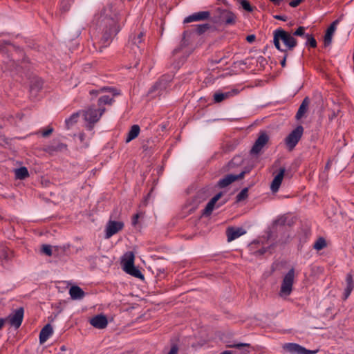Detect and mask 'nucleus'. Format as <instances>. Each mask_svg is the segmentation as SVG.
Masks as SVG:
<instances>
[{"label": "nucleus", "mask_w": 354, "mask_h": 354, "mask_svg": "<svg viewBox=\"0 0 354 354\" xmlns=\"http://www.w3.org/2000/svg\"><path fill=\"white\" fill-rule=\"evenodd\" d=\"M118 20V16L111 4L107 5L100 14L95 16L93 22L102 35L100 41L101 47H107L113 37L120 31Z\"/></svg>", "instance_id": "obj_1"}, {"label": "nucleus", "mask_w": 354, "mask_h": 354, "mask_svg": "<svg viewBox=\"0 0 354 354\" xmlns=\"http://www.w3.org/2000/svg\"><path fill=\"white\" fill-rule=\"evenodd\" d=\"M273 35L274 44L281 52H286L288 50H292L297 45V41L293 35L281 28L276 29Z\"/></svg>", "instance_id": "obj_2"}, {"label": "nucleus", "mask_w": 354, "mask_h": 354, "mask_svg": "<svg viewBox=\"0 0 354 354\" xmlns=\"http://www.w3.org/2000/svg\"><path fill=\"white\" fill-rule=\"evenodd\" d=\"M171 77L169 75H163L160 79L151 88L149 93L152 97L160 96L167 91L171 86Z\"/></svg>", "instance_id": "obj_3"}, {"label": "nucleus", "mask_w": 354, "mask_h": 354, "mask_svg": "<svg viewBox=\"0 0 354 354\" xmlns=\"http://www.w3.org/2000/svg\"><path fill=\"white\" fill-rule=\"evenodd\" d=\"M134 254L132 252H128L124 254L122 260L123 270L129 274L137 278H143L140 271L134 266Z\"/></svg>", "instance_id": "obj_4"}, {"label": "nucleus", "mask_w": 354, "mask_h": 354, "mask_svg": "<svg viewBox=\"0 0 354 354\" xmlns=\"http://www.w3.org/2000/svg\"><path fill=\"white\" fill-rule=\"evenodd\" d=\"M295 279V269L291 268L283 277L280 288L279 295L282 297L289 296L292 290Z\"/></svg>", "instance_id": "obj_5"}, {"label": "nucleus", "mask_w": 354, "mask_h": 354, "mask_svg": "<svg viewBox=\"0 0 354 354\" xmlns=\"http://www.w3.org/2000/svg\"><path fill=\"white\" fill-rule=\"evenodd\" d=\"M102 91H108L109 95H104L99 97L97 100L98 109L104 108V105H111L113 102L115 96L120 95V92L114 87H104L101 89Z\"/></svg>", "instance_id": "obj_6"}, {"label": "nucleus", "mask_w": 354, "mask_h": 354, "mask_svg": "<svg viewBox=\"0 0 354 354\" xmlns=\"http://www.w3.org/2000/svg\"><path fill=\"white\" fill-rule=\"evenodd\" d=\"M105 111V108L95 109L93 106L89 107L84 113L86 121L89 123V128L92 129L93 124L97 122Z\"/></svg>", "instance_id": "obj_7"}, {"label": "nucleus", "mask_w": 354, "mask_h": 354, "mask_svg": "<svg viewBox=\"0 0 354 354\" xmlns=\"http://www.w3.org/2000/svg\"><path fill=\"white\" fill-rule=\"evenodd\" d=\"M303 127L299 125L294 130H292L286 138L285 142L290 150H292L295 148V147L300 140L303 135Z\"/></svg>", "instance_id": "obj_8"}, {"label": "nucleus", "mask_w": 354, "mask_h": 354, "mask_svg": "<svg viewBox=\"0 0 354 354\" xmlns=\"http://www.w3.org/2000/svg\"><path fill=\"white\" fill-rule=\"evenodd\" d=\"M24 310L23 308H19L15 311H13L7 318L6 320L8 321L10 324L12 326H14L15 328H18L21 325L24 319Z\"/></svg>", "instance_id": "obj_9"}, {"label": "nucleus", "mask_w": 354, "mask_h": 354, "mask_svg": "<svg viewBox=\"0 0 354 354\" xmlns=\"http://www.w3.org/2000/svg\"><path fill=\"white\" fill-rule=\"evenodd\" d=\"M124 223L121 221H109L105 229V239H108L122 230Z\"/></svg>", "instance_id": "obj_10"}, {"label": "nucleus", "mask_w": 354, "mask_h": 354, "mask_svg": "<svg viewBox=\"0 0 354 354\" xmlns=\"http://www.w3.org/2000/svg\"><path fill=\"white\" fill-rule=\"evenodd\" d=\"M283 348L292 354H315L317 352V350H308L295 343H287L283 346Z\"/></svg>", "instance_id": "obj_11"}, {"label": "nucleus", "mask_w": 354, "mask_h": 354, "mask_svg": "<svg viewBox=\"0 0 354 354\" xmlns=\"http://www.w3.org/2000/svg\"><path fill=\"white\" fill-rule=\"evenodd\" d=\"M269 140L268 136L263 132L261 133L258 138L256 140L253 147L250 150L251 154H259L264 146L267 144Z\"/></svg>", "instance_id": "obj_12"}, {"label": "nucleus", "mask_w": 354, "mask_h": 354, "mask_svg": "<svg viewBox=\"0 0 354 354\" xmlns=\"http://www.w3.org/2000/svg\"><path fill=\"white\" fill-rule=\"evenodd\" d=\"M285 172L286 169L284 167H281L277 174L274 177L270 184V190L272 193H277L279 191L284 177Z\"/></svg>", "instance_id": "obj_13"}, {"label": "nucleus", "mask_w": 354, "mask_h": 354, "mask_svg": "<svg viewBox=\"0 0 354 354\" xmlns=\"http://www.w3.org/2000/svg\"><path fill=\"white\" fill-rule=\"evenodd\" d=\"M236 15L231 11L222 10L219 15V21L226 26L234 24L236 21Z\"/></svg>", "instance_id": "obj_14"}, {"label": "nucleus", "mask_w": 354, "mask_h": 354, "mask_svg": "<svg viewBox=\"0 0 354 354\" xmlns=\"http://www.w3.org/2000/svg\"><path fill=\"white\" fill-rule=\"evenodd\" d=\"M209 17L210 13L208 11L198 12L185 18L183 22L185 24H188L193 21H203L207 19Z\"/></svg>", "instance_id": "obj_15"}, {"label": "nucleus", "mask_w": 354, "mask_h": 354, "mask_svg": "<svg viewBox=\"0 0 354 354\" xmlns=\"http://www.w3.org/2000/svg\"><path fill=\"white\" fill-rule=\"evenodd\" d=\"M90 324L95 328L103 329L107 326L108 320L105 315H97L90 319Z\"/></svg>", "instance_id": "obj_16"}, {"label": "nucleus", "mask_w": 354, "mask_h": 354, "mask_svg": "<svg viewBox=\"0 0 354 354\" xmlns=\"http://www.w3.org/2000/svg\"><path fill=\"white\" fill-rule=\"evenodd\" d=\"M243 176L244 172H241L239 175L227 174L218 181V185L221 188H224L235 180L242 178Z\"/></svg>", "instance_id": "obj_17"}, {"label": "nucleus", "mask_w": 354, "mask_h": 354, "mask_svg": "<svg viewBox=\"0 0 354 354\" xmlns=\"http://www.w3.org/2000/svg\"><path fill=\"white\" fill-rule=\"evenodd\" d=\"M245 233V231L242 227H228L226 231L227 241L231 242Z\"/></svg>", "instance_id": "obj_18"}, {"label": "nucleus", "mask_w": 354, "mask_h": 354, "mask_svg": "<svg viewBox=\"0 0 354 354\" xmlns=\"http://www.w3.org/2000/svg\"><path fill=\"white\" fill-rule=\"evenodd\" d=\"M144 33L142 32H139L137 35L130 36L129 39V45L133 46V50H135V48H138L140 51H141V44L143 41Z\"/></svg>", "instance_id": "obj_19"}, {"label": "nucleus", "mask_w": 354, "mask_h": 354, "mask_svg": "<svg viewBox=\"0 0 354 354\" xmlns=\"http://www.w3.org/2000/svg\"><path fill=\"white\" fill-rule=\"evenodd\" d=\"M222 193L219 192L216 194L207 204L206 207L203 210V215L209 216L212 214V211L215 208L216 203L221 198Z\"/></svg>", "instance_id": "obj_20"}, {"label": "nucleus", "mask_w": 354, "mask_h": 354, "mask_svg": "<svg viewBox=\"0 0 354 354\" xmlns=\"http://www.w3.org/2000/svg\"><path fill=\"white\" fill-rule=\"evenodd\" d=\"M354 288V282L353 279V276L351 274H347L346 277V287L344 289L343 299L346 300L348 297L351 295L353 290Z\"/></svg>", "instance_id": "obj_21"}, {"label": "nucleus", "mask_w": 354, "mask_h": 354, "mask_svg": "<svg viewBox=\"0 0 354 354\" xmlns=\"http://www.w3.org/2000/svg\"><path fill=\"white\" fill-rule=\"evenodd\" d=\"M338 24V21H334L326 30L324 35V45L328 46L331 44L333 35L336 30V26Z\"/></svg>", "instance_id": "obj_22"}, {"label": "nucleus", "mask_w": 354, "mask_h": 354, "mask_svg": "<svg viewBox=\"0 0 354 354\" xmlns=\"http://www.w3.org/2000/svg\"><path fill=\"white\" fill-rule=\"evenodd\" d=\"M237 94L236 90H232L227 92H218L214 94V100L216 103H220L223 100Z\"/></svg>", "instance_id": "obj_23"}, {"label": "nucleus", "mask_w": 354, "mask_h": 354, "mask_svg": "<svg viewBox=\"0 0 354 354\" xmlns=\"http://www.w3.org/2000/svg\"><path fill=\"white\" fill-rule=\"evenodd\" d=\"M53 330L50 324H46L39 333V342L44 343L53 335Z\"/></svg>", "instance_id": "obj_24"}, {"label": "nucleus", "mask_w": 354, "mask_h": 354, "mask_svg": "<svg viewBox=\"0 0 354 354\" xmlns=\"http://www.w3.org/2000/svg\"><path fill=\"white\" fill-rule=\"evenodd\" d=\"M309 104H310L309 98L308 97H305L303 100L301 104H300L299 109L296 113L295 118L297 120H300L301 118L304 117L305 113L307 112Z\"/></svg>", "instance_id": "obj_25"}, {"label": "nucleus", "mask_w": 354, "mask_h": 354, "mask_svg": "<svg viewBox=\"0 0 354 354\" xmlns=\"http://www.w3.org/2000/svg\"><path fill=\"white\" fill-rule=\"evenodd\" d=\"M69 294L71 299L75 300L82 299L85 295V293L82 289L77 286H72L70 288Z\"/></svg>", "instance_id": "obj_26"}, {"label": "nucleus", "mask_w": 354, "mask_h": 354, "mask_svg": "<svg viewBox=\"0 0 354 354\" xmlns=\"http://www.w3.org/2000/svg\"><path fill=\"white\" fill-rule=\"evenodd\" d=\"M140 131V127L138 125H137V124L133 125L131 127L129 131L128 132L127 137L126 138V142H129L132 140L137 138L139 135Z\"/></svg>", "instance_id": "obj_27"}, {"label": "nucleus", "mask_w": 354, "mask_h": 354, "mask_svg": "<svg viewBox=\"0 0 354 354\" xmlns=\"http://www.w3.org/2000/svg\"><path fill=\"white\" fill-rule=\"evenodd\" d=\"M22 68V66H19L15 61L10 59L5 66L6 70H8L12 73H19Z\"/></svg>", "instance_id": "obj_28"}, {"label": "nucleus", "mask_w": 354, "mask_h": 354, "mask_svg": "<svg viewBox=\"0 0 354 354\" xmlns=\"http://www.w3.org/2000/svg\"><path fill=\"white\" fill-rule=\"evenodd\" d=\"M80 118V113L76 112L73 113L69 118L65 120V124L66 128L68 129L75 123H77L78 118Z\"/></svg>", "instance_id": "obj_29"}, {"label": "nucleus", "mask_w": 354, "mask_h": 354, "mask_svg": "<svg viewBox=\"0 0 354 354\" xmlns=\"http://www.w3.org/2000/svg\"><path fill=\"white\" fill-rule=\"evenodd\" d=\"M15 176H16V178L18 179H21V180L25 179L26 178H27L29 176L28 171L26 167H21L15 170Z\"/></svg>", "instance_id": "obj_30"}, {"label": "nucleus", "mask_w": 354, "mask_h": 354, "mask_svg": "<svg viewBox=\"0 0 354 354\" xmlns=\"http://www.w3.org/2000/svg\"><path fill=\"white\" fill-rule=\"evenodd\" d=\"M66 149V145L63 143L52 144L48 147L47 151L49 152L64 151Z\"/></svg>", "instance_id": "obj_31"}, {"label": "nucleus", "mask_w": 354, "mask_h": 354, "mask_svg": "<svg viewBox=\"0 0 354 354\" xmlns=\"http://www.w3.org/2000/svg\"><path fill=\"white\" fill-rule=\"evenodd\" d=\"M326 246V240L320 237L314 243L313 248L317 250H321Z\"/></svg>", "instance_id": "obj_32"}, {"label": "nucleus", "mask_w": 354, "mask_h": 354, "mask_svg": "<svg viewBox=\"0 0 354 354\" xmlns=\"http://www.w3.org/2000/svg\"><path fill=\"white\" fill-rule=\"evenodd\" d=\"M305 39H306V46L311 48L317 47V41L312 35H306Z\"/></svg>", "instance_id": "obj_33"}, {"label": "nucleus", "mask_w": 354, "mask_h": 354, "mask_svg": "<svg viewBox=\"0 0 354 354\" xmlns=\"http://www.w3.org/2000/svg\"><path fill=\"white\" fill-rule=\"evenodd\" d=\"M306 28L304 26H299L292 34L293 37L297 36V37H302L304 38L306 37V35H307L306 31Z\"/></svg>", "instance_id": "obj_34"}, {"label": "nucleus", "mask_w": 354, "mask_h": 354, "mask_svg": "<svg viewBox=\"0 0 354 354\" xmlns=\"http://www.w3.org/2000/svg\"><path fill=\"white\" fill-rule=\"evenodd\" d=\"M248 188L243 189L236 196V201L241 202L243 200H245L248 197Z\"/></svg>", "instance_id": "obj_35"}, {"label": "nucleus", "mask_w": 354, "mask_h": 354, "mask_svg": "<svg viewBox=\"0 0 354 354\" xmlns=\"http://www.w3.org/2000/svg\"><path fill=\"white\" fill-rule=\"evenodd\" d=\"M209 28V24H201L196 26V32L201 35L205 32Z\"/></svg>", "instance_id": "obj_36"}, {"label": "nucleus", "mask_w": 354, "mask_h": 354, "mask_svg": "<svg viewBox=\"0 0 354 354\" xmlns=\"http://www.w3.org/2000/svg\"><path fill=\"white\" fill-rule=\"evenodd\" d=\"M241 5L242 6V8L248 11V12H252L253 11V8L252 6L250 5V3H249V1H246V0H241Z\"/></svg>", "instance_id": "obj_37"}, {"label": "nucleus", "mask_w": 354, "mask_h": 354, "mask_svg": "<svg viewBox=\"0 0 354 354\" xmlns=\"http://www.w3.org/2000/svg\"><path fill=\"white\" fill-rule=\"evenodd\" d=\"M41 251L47 256L52 255V248L51 246L49 245H43L41 247Z\"/></svg>", "instance_id": "obj_38"}, {"label": "nucleus", "mask_w": 354, "mask_h": 354, "mask_svg": "<svg viewBox=\"0 0 354 354\" xmlns=\"http://www.w3.org/2000/svg\"><path fill=\"white\" fill-rule=\"evenodd\" d=\"M286 217L284 216H280L274 221V224L276 225H281V226L284 225L286 224Z\"/></svg>", "instance_id": "obj_39"}, {"label": "nucleus", "mask_w": 354, "mask_h": 354, "mask_svg": "<svg viewBox=\"0 0 354 354\" xmlns=\"http://www.w3.org/2000/svg\"><path fill=\"white\" fill-rule=\"evenodd\" d=\"M53 129L52 127H48V129H46L42 131V136L48 137L53 133Z\"/></svg>", "instance_id": "obj_40"}, {"label": "nucleus", "mask_w": 354, "mask_h": 354, "mask_svg": "<svg viewBox=\"0 0 354 354\" xmlns=\"http://www.w3.org/2000/svg\"><path fill=\"white\" fill-rule=\"evenodd\" d=\"M304 0H292L289 3V5L292 8L297 7Z\"/></svg>", "instance_id": "obj_41"}, {"label": "nucleus", "mask_w": 354, "mask_h": 354, "mask_svg": "<svg viewBox=\"0 0 354 354\" xmlns=\"http://www.w3.org/2000/svg\"><path fill=\"white\" fill-rule=\"evenodd\" d=\"M139 214H135L133 216V218H132V225H136L137 223H138V218H139Z\"/></svg>", "instance_id": "obj_42"}, {"label": "nucleus", "mask_w": 354, "mask_h": 354, "mask_svg": "<svg viewBox=\"0 0 354 354\" xmlns=\"http://www.w3.org/2000/svg\"><path fill=\"white\" fill-rule=\"evenodd\" d=\"M178 348L176 346H173L169 352L168 353V354H177L178 353Z\"/></svg>", "instance_id": "obj_43"}, {"label": "nucleus", "mask_w": 354, "mask_h": 354, "mask_svg": "<svg viewBox=\"0 0 354 354\" xmlns=\"http://www.w3.org/2000/svg\"><path fill=\"white\" fill-rule=\"evenodd\" d=\"M255 35H248L247 37H246V40L250 42V43H252L253 42L254 40H255Z\"/></svg>", "instance_id": "obj_44"}, {"label": "nucleus", "mask_w": 354, "mask_h": 354, "mask_svg": "<svg viewBox=\"0 0 354 354\" xmlns=\"http://www.w3.org/2000/svg\"><path fill=\"white\" fill-rule=\"evenodd\" d=\"M6 321H7L6 319H0V330L3 328Z\"/></svg>", "instance_id": "obj_45"}, {"label": "nucleus", "mask_w": 354, "mask_h": 354, "mask_svg": "<svg viewBox=\"0 0 354 354\" xmlns=\"http://www.w3.org/2000/svg\"><path fill=\"white\" fill-rule=\"evenodd\" d=\"M272 1L274 5L279 6L281 3V0H270Z\"/></svg>", "instance_id": "obj_46"}, {"label": "nucleus", "mask_w": 354, "mask_h": 354, "mask_svg": "<svg viewBox=\"0 0 354 354\" xmlns=\"http://www.w3.org/2000/svg\"><path fill=\"white\" fill-rule=\"evenodd\" d=\"M286 56L281 62V66L284 67L286 66Z\"/></svg>", "instance_id": "obj_47"}, {"label": "nucleus", "mask_w": 354, "mask_h": 354, "mask_svg": "<svg viewBox=\"0 0 354 354\" xmlns=\"http://www.w3.org/2000/svg\"><path fill=\"white\" fill-rule=\"evenodd\" d=\"M99 93V91L97 90H91L90 91L91 95H97Z\"/></svg>", "instance_id": "obj_48"}, {"label": "nucleus", "mask_w": 354, "mask_h": 354, "mask_svg": "<svg viewBox=\"0 0 354 354\" xmlns=\"http://www.w3.org/2000/svg\"><path fill=\"white\" fill-rule=\"evenodd\" d=\"M275 18L280 20L286 21V19L283 16H276Z\"/></svg>", "instance_id": "obj_49"}, {"label": "nucleus", "mask_w": 354, "mask_h": 354, "mask_svg": "<svg viewBox=\"0 0 354 354\" xmlns=\"http://www.w3.org/2000/svg\"><path fill=\"white\" fill-rule=\"evenodd\" d=\"M221 354H232V352L230 351H225L221 353Z\"/></svg>", "instance_id": "obj_50"}, {"label": "nucleus", "mask_w": 354, "mask_h": 354, "mask_svg": "<svg viewBox=\"0 0 354 354\" xmlns=\"http://www.w3.org/2000/svg\"><path fill=\"white\" fill-rule=\"evenodd\" d=\"M259 252L262 254H263L265 252V250H259Z\"/></svg>", "instance_id": "obj_51"}, {"label": "nucleus", "mask_w": 354, "mask_h": 354, "mask_svg": "<svg viewBox=\"0 0 354 354\" xmlns=\"http://www.w3.org/2000/svg\"><path fill=\"white\" fill-rule=\"evenodd\" d=\"M63 9H64V10H68V8H66V7H63Z\"/></svg>", "instance_id": "obj_52"}]
</instances>
